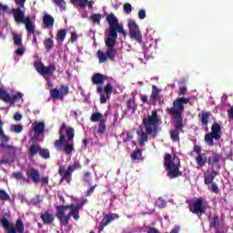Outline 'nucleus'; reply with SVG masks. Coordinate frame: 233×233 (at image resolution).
Masks as SVG:
<instances>
[{
	"instance_id": "f257e3e1",
	"label": "nucleus",
	"mask_w": 233,
	"mask_h": 233,
	"mask_svg": "<svg viewBox=\"0 0 233 233\" xmlns=\"http://www.w3.org/2000/svg\"><path fill=\"white\" fill-rule=\"evenodd\" d=\"M108 25L109 31L107 37L105 39L106 45V52L98 50L96 52V56L98 58V63H106V61H116V56H117V49L116 46V43H117V34H120L124 37H127V31H125V27L123 24H119V20L114 15V13H110L106 17Z\"/></svg>"
},
{
	"instance_id": "f03ea898",
	"label": "nucleus",
	"mask_w": 233,
	"mask_h": 233,
	"mask_svg": "<svg viewBox=\"0 0 233 233\" xmlns=\"http://www.w3.org/2000/svg\"><path fill=\"white\" fill-rule=\"evenodd\" d=\"M190 103V98L177 97L173 101L172 107H167L166 112L171 117L176 119L175 129L170 130V137L172 141L179 143V132H183V112H185V105Z\"/></svg>"
},
{
	"instance_id": "7ed1b4c3",
	"label": "nucleus",
	"mask_w": 233,
	"mask_h": 233,
	"mask_svg": "<svg viewBox=\"0 0 233 233\" xmlns=\"http://www.w3.org/2000/svg\"><path fill=\"white\" fill-rule=\"evenodd\" d=\"M88 200L84 199L80 203L70 204V205H59L56 207V216L60 225L66 227L70 223V219L73 218L75 221H79L81 216L79 215V210L85 207V204Z\"/></svg>"
},
{
	"instance_id": "20e7f679",
	"label": "nucleus",
	"mask_w": 233,
	"mask_h": 233,
	"mask_svg": "<svg viewBox=\"0 0 233 233\" xmlns=\"http://www.w3.org/2000/svg\"><path fill=\"white\" fill-rule=\"evenodd\" d=\"M59 139L54 142V147L57 152L64 150L66 156H71L74 152V137L76 136V131L74 127H66V124L63 122L60 126L59 131Z\"/></svg>"
},
{
	"instance_id": "39448f33",
	"label": "nucleus",
	"mask_w": 233,
	"mask_h": 233,
	"mask_svg": "<svg viewBox=\"0 0 233 233\" xmlns=\"http://www.w3.org/2000/svg\"><path fill=\"white\" fill-rule=\"evenodd\" d=\"M159 123H161V118L157 115V111L154 110L151 113V116H146L142 119V125L146 130L138 131L137 136H140L138 144L140 147H144L145 143L148 141V136L156 137L157 136Z\"/></svg>"
},
{
	"instance_id": "423d86ee",
	"label": "nucleus",
	"mask_w": 233,
	"mask_h": 233,
	"mask_svg": "<svg viewBox=\"0 0 233 233\" xmlns=\"http://www.w3.org/2000/svg\"><path fill=\"white\" fill-rule=\"evenodd\" d=\"M13 17L18 25H25L27 34L33 35V45H37V37L35 36V25L32 22L30 16L25 17V11L21 10V7L12 9Z\"/></svg>"
},
{
	"instance_id": "0eeeda50",
	"label": "nucleus",
	"mask_w": 233,
	"mask_h": 233,
	"mask_svg": "<svg viewBox=\"0 0 233 233\" xmlns=\"http://www.w3.org/2000/svg\"><path fill=\"white\" fill-rule=\"evenodd\" d=\"M164 167L167 172V177L170 179H176V177L183 176V172L179 170L181 160L176 155L172 157V155L167 153L164 157Z\"/></svg>"
},
{
	"instance_id": "6e6552de",
	"label": "nucleus",
	"mask_w": 233,
	"mask_h": 233,
	"mask_svg": "<svg viewBox=\"0 0 233 233\" xmlns=\"http://www.w3.org/2000/svg\"><path fill=\"white\" fill-rule=\"evenodd\" d=\"M83 166L79 161H75L73 164H70L67 168L65 166H60L58 169V174L60 176V183L63 181H66V183H70L72 181V174L76 172V170H81Z\"/></svg>"
},
{
	"instance_id": "1a4fd4ad",
	"label": "nucleus",
	"mask_w": 233,
	"mask_h": 233,
	"mask_svg": "<svg viewBox=\"0 0 233 233\" xmlns=\"http://www.w3.org/2000/svg\"><path fill=\"white\" fill-rule=\"evenodd\" d=\"M222 134L221 126L218 122H214L211 126V132L205 135L204 141L208 147H214V139L219 141Z\"/></svg>"
},
{
	"instance_id": "9d476101",
	"label": "nucleus",
	"mask_w": 233,
	"mask_h": 233,
	"mask_svg": "<svg viewBox=\"0 0 233 233\" xmlns=\"http://www.w3.org/2000/svg\"><path fill=\"white\" fill-rule=\"evenodd\" d=\"M0 223L6 230V233H24L25 232V223H23V220L17 219L15 222V228L14 225L10 224V221L8 218H6L5 216H4L2 218H0Z\"/></svg>"
},
{
	"instance_id": "9b49d317",
	"label": "nucleus",
	"mask_w": 233,
	"mask_h": 233,
	"mask_svg": "<svg viewBox=\"0 0 233 233\" xmlns=\"http://www.w3.org/2000/svg\"><path fill=\"white\" fill-rule=\"evenodd\" d=\"M187 203L188 204L189 211H191L192 214H196L198 218L207 212V206L205 205V199L203 198H198L193 201H187Z\"/></svg>"
},
{
	"instance_id": "f8f14e48",
	"label": "nucleus",
	"mask_w": 233,
	"mask_h": 233,
	"mask_svg": "<svg viewBox=\"0 0 233 233\" xmlns=\"http://www.w3.org/2000/svg\"><path fill=\"white\" fill-rule=\"evenodd\" d=\"M35 68L44 79L46 77H52L54 76V72H56V65L50 64L47 66L43 64V62H35Z\"/></svg>"
},
{
	"instance_id": "ddd939ff",
	"label": "nucleus",
	"mask_w": 233,
	"mask_h": 233,
	"mask_svg": "<svg viewBox=\"0 0 233 233\" xmlns=\"http://www.w3.org/2000/svg\"><path fill=\"white\" fill-rule=\"evenodd\" d=\"M0 148L5 150L4 157L0 159V165L12 163L15 159V154L17 152V147L8 145H0Z\"/></svg>"
},
{
	"instance_id": "4468645a",
	"label": "nucleus",
	"mask_w": 233,
	"mask_h": 233,
	"mask_svg": "<svg viewBox=\"0 0 233 233\" xmlns=\"http://www.w3.org/2000/svg\"><path fill=\"white\" fill-rule=\"evenodd\" d=\"M114 90V86H112V84L107 83L104 87V93H103V86H98L96 87L97 94L100 95V103L101 105H105L108 99H110V96H112V92Z\"/></svg>"
},
{
	"instance_id": "2eb2a0df",
	"label": "nucleus",
	"mask_w": 233,
	"mask_h": 233,
	"mask_svg": "<svg viewBox=\"0 0 233 233\" xmlns=\"http://www.w3.org/2000/svg\"><path fill=\"white\" fill-rule=\"evenodd\" d=\"M128 28L129 37L137 43H143V36L141 35V31H139V25L136 24V21L130 20L128 22Z\"/></svg>"
},
{
	"instance_id": "dca6fc26",
	"label": "nucleus",
	"mask_w": 233,
	"mask_h": 233,
	"mask_svg": "<svg viewBox=\"0 0 233 233\" xmlns=\"http://www.w3.org/2000/svg\"><path fill=\"white\" fill-rule=\"evenodd\" d=\"M60 90L61 91H59L57 87L50 89L49 94L52 99H59L60 101H63V99H65V96H68L70 92L68 86L65 85L60 86Z\"/></svg>"
},
{
	"instance_id": "f3484780",
	"label": "nucleus",
	"mask_w": 233,
	"mask_h": 233,
	"mask_svg": "<svg viewBox=\"0 0 233 233\" xmlns=\"http://www.w3.org/2000/svg\"><path fill=\"white\" fill-rule=\"evenodd\" d=\"M193 152L198 155L195 158L198 167H206L207 163H208V157H207V154L201 153V147L195 145L193 147Z\"/></svg>"
},
{
	"instance_id": "a211bd4d",
	"label": "nucleus",
	"mask_w": 233,
	"mask_h": 233,
	"mask_svg": "<svg viewBox=\"0 0 233 233\" xmlns=\"http://www.w3.org/2000/svg\"><path fill=\"white\" fill-rule=\"evenodd\" d=\"M46 127V126L45 125V122L35 123V127H33L35 135L31 137V141H33V143H37V141H39V136H41V134H45Z\"/></svg>"
},
{
	"instance_id": "6ab92c4d",
	"label": "nucleus",
	"mask_w": 233,
	"mask_h": 233,
	"mask_svg": "<svg viewBox=\"0 0 233 233\" xmlns=\"http://www.w3.org/2000/svg\"><path fill=\"white\" fill-rule=\"evenodd\" d=\"M209 228H214L215 233H225L224 230H220L221 222L219 221V215H213L208 217Z\"/></svg>"
},
{
	"instance_id": "aec40b11",
	"label": "nucleus",
	"mask_w": 233,
	"mask_h": 233,
	"mask_svg": "<svg viewBox=\"0 0 233 233\" xmlns=\"http://www.w3.org/2000/svg\"><path fill=\"white\" fill-rule=\"evenodd\" d=\"M25 174L27 176V179H30L33 181V183H39L41 181V175L39 174V169L35 168H30L25 171Z\"/></svg>"
},
{
	"instance_id": "412c9836",
	"label": "nucleus",
	"mask_w": 233,
	"mask_h": 233,
	"mask_svg": "<svg viewBox=\"0 0 233 233\" xmlns=\"http://www.w3.org/2000/svg\"><path fill=\"white\" fill-rule=\"evenodd\" d=\"M40 219H42L44 225H52L56 221V216L48 211H45L40 215Z\"/></svg>"
},
{
	"instance_id": "4be33fe9",
	"label": "nucleus",
	"mask_w": 233,
	"mask_h": 233,
	"mask_svg": "<svg viewBox=\"0 0 233 233\" xmlns=\"http://www.w3.org/2000/svg\"><path fill=\"white\" fill-rule=\"evenodd\" d=\"M114 219H119V215L116 213L106 215L100 222L102 224V228H105V227H108V225H110V223H112Z\"/></svg>"
},
{
	"instance_id": "5701e85b",
	"label": "nucleus",
	"mask_w": 233,
	"mask_h": 233,
	"mask_svg": "<svg viewBox=\"0 0 233 233\" xmlns=\"http://www.w3.org/2000/svg\"><path fill=\"white\" fill-rule=\"evenodd\" d=\"M210 118V112L202 111L198 114V119L202 124V127H205V130H208V119Z\"/></svg>"
},
{
	"instance_id": "b1692460",
	"label": "nucleus",
	"mask_w": 233,
	"mask_h": 233,
	"mask_svg": "<svg viewBox=\"0 0 233 233\" xmlns=\"http://www.w3.org/2000/svg\"><path fill=\"white\" fill-rule=\"evenodd\" d=\"M216 176H218V171L214 170L212 168V171H207L204 173V183L205 185H211V183H214V179H216Z\"/></svg>"
},
{
	"instance_id": "393cba45",
	"label": "nucleus",
	"mask_w": 233,
	"mask_h": 233,
	"mask_svg": "<svg viewBox=\"0 0 233 233\" xmlns=\"http://www.w3.org/2000/svg\"><path fill=\"white\" fill-rule=\"evenodd\" d=\"M219 161H221V154L218 153H212L211 156L208 157V165H209V167L219 165Z\"/></svg>"
},
{
	"instance_id": "a878e982",
	"label": "nucleus",
	"mask_w": 233,
	"mask_h": 233,
	"mask_svg": "<svg viewBox=\"0 0 233 233\" xmlns=\"http://www.w3.org/2000/svg\"><path fill=\"white\" fill-rule=\"evenodd\" d=\"M106 79V76L101 73H96L92 76L91 81L93 85H103Z\"/></svg>"
},
{
	"instance_id": "bb28decb",
	"label": "nucleus",
	"mask_w": 233,
	"mask_h": 233,
	"mask_svg": "<svg viewBox=\"0 0 233 233\" xmlns=\"http://www.w3.org/2000/svg\"><path fill=\"white\" fill-rule=\"evenodd\" d=\"M41 149L40 146H37L35 144H33L28 148L27 154L29 156V159H34L37 154H39V150Z\"/></svg>"
},
{
	"instance_id": "cd10ccee",
	"label": "nucleus",
	"mask_w": 233,
	"mask_h": 233,
	"mask_svg": "<svg viewBox=\"0 0 233 233\" xmlns=\"http://www.w3.org/2000/svg\"><path fill=\"white\" fill-rule=\"evenodd\" d=\"M43 25H45L46 28H54V18L49 14H45L43 16Z\"/></svg>"
},
{
	"instance_id": "c85d7f7f",
	"label": "nucleus",
	"mask_w": 233,
	"mask_h": 233,
	"mask_svg": "<svg viewBox=\"0 0 233 233\" xmlns=\"http://www.w3.org/2000/svg\"><path fill=\"white\" fill-rule=\"evenodd\" d=\"M159 92H161V89H159L158 87H157V86H152V91H151V95H150V100L153 103H156V101H157V99H159Z\"/></svg>"
},
{
	"instance_id": "c756f323",
	"label": "nucleus",
	"mask_w": 233,
	"mask_h": 233,
	"mask_svg": "<svg viewBox=\"0 0 233 233\" xmlns=\"http://www.w3.org/2000/svg\"><path fill=\"white\" fill-rule=\"evenodd\" d=\"M77 3V6H79L80 8H85L86 6H87L89 8V10H92L94 8V1H88V0H78Z\"/></svg>"
},
{
	"instance_id": "7c9ffc66",
	"label": "nucleus",
	"mask_w": 233,
	"mask_h": 233,
	"mask_svg": "<svg viewBox=\"0 0 233 233\" xmlns=\"http://www.w3.org/2000/svg\"><path fill=\"white\" fill-rule=\"evenodd\" d=\"M143 157V153L141 152V149L139 148H137L135 149L132 153H131V159L133 161H136V160H139V159H142Z\"/></svg>"
},
{
	"instance_id": "2f4dec72",
	"label": "nucleus",
	"mask_w": 233,
	"mask_h": 233,
	"mask_svg": "<svg viewBox=\"0 0 233 233\" xmlns=\"http://www.w3.org/2000/svg\"><path fill=\"white\" fill-rule=\"evenodd\" d=\"M44 46H45L46 52H50V50H52V48H54V39L46 38L44 40Z\"/></svg>"
},
{
	"instance_id": "473e14b6",
	"label": "nucleus",
	"mask_w": 233,
	"mask_h": 233,
	"mask_svg": "<svg viewBox=\"0 0 233 233\" xmlns=\"http://www.w3.org/2000/svg\"><path fill=\"white\" fill-rule=\"evenodd\" d=\"M90 121H92V123H97V121H104L103 120V114L99 113V112H95L91 115L90 116Z\"/></svg>"
},
{
	"instance_id": "72a5a7b5",
	"label": "nucleus",
	"mask_w": 233,
	"mask_h": 233,
	"mask_svg": "<svg viewBox=\"0 0 233 233\" xmlns=\"http://www.w3.org/2000/svg\"><path fill=\"white\" fill-rule=\"evenodd\" d=\"M13 41L15 46H23V38L17 33H13Z\"/></svg>"
},
{
	"instance_id": "f704fd0d",
	"label": "nucleus",
	"mask_w": 233,
	"mask_h": 233,
	"mask_svg": "<svg viewBox=\"0 0 233 233\" xmlns=\"http://www.w3.org/2000/svg\"><path fill=\"white\" fill-rule=\"evenodd\" d=\"M0 99L5 103H10V94L3 88H0Z\"/></svg>"
},
{
	"instance_id": "c9c22d12",
	"label": "nucleus",
	"mask_w": 233,
	"mask_h": 233,
	"mask_svg": "<svg viewBox=\"0 0 233 233\" xmlns=\"http://www.w3.org/2000/svg\"><path fill=\"white\" fill-rule=\"evenodd\" d=\"M106 132V121L100 120L98 123L97 134H105Z\"/></svg>"
},
{
	"instance_id": "e433bc0d",
	"label": "nucleus",
	"mask_w": 233,
	"mask_h": 233,
	"mask_svg": "<svg viewBox=\"0 0 233 233\" xmlns=\"http://www.w3.org/2000/svg\"><path fill=\"white\" fill-rule=\"evenodd\" d=\"M52 2L59 7L61 12L66 10V2H65V0H52Z\"/></svg>"
},
{
	"instance_id": "4c0bfd02",
	"label": "nucleus",
	"mask_w": 233,
	"mask_h": 233,
	"mask_svg": "<svg viewBox=\"0 0 233 233\" xmlns=\"http://www.w3.org/2000/svg\"><path fill=\"white\" fill-rule=\"evenodd\" d=\"M38 154L43 157V159H50V151L48 149L40 147Z\"/></svg>"
},
{
	"instance_id": "58836bf2",
	"label": "nucleus",
	"mask_w": 233,
	"mask_h": 233,
	"mask_svg": "<svg viewBox=\"0 0 233 233\" xmlns=\"http://www.w3.org/2000/svg\"><path fill=\"white\" fill-rule=\"evenodd\" d=\"M66 37V29H60L57 32V41H60L61 43H63Z\"/></svg>"
},
{
	"instance_id": "ea45409f",
	"label": "nucleus",
	"mask_w": 233,
	"mask_h": 233,
	"mask_svg": "<svg viewBox=\"0 0 233 233\" xmlns=\"http://www.w3.org/2000/svg\"><path fill=\"white\" fill-rule=\"evenodd\" d=\"M19 99H23V93L17 92L13 96H10V105H14L15 101H19Z\"/></svg>"
},
{
	"instance_id": "a19ab883",
	"label": "nucleus",
	"mask_w": 233,
	"mask_h": 233,
	"mask_svg": "<svg viewBox=\"0 0 233 233\" xmlns=\"http://www.w3.org/2000/svg\"><path fill=\"white\" fill-rule=\"evenodd\" d=\"M0 201H10V195L5 189H0Z\"/></svg>"
},
{
	"instance_id": "79ce46f5",
	"label": "nucleus",
	"mask_w": 233,
	"mask_h": 233,
	"mask_svg": "<svg viewBox=\"0 0 233 233\" xmlns=\"http://www.w3.org/2000/svg\"><path fill=\"white\" fill-rule=\"evenodd\" d=\"M91 21L96 25H101V14H93L90 16Z\"/></svg>"
},
{
	"instance_id": "37998d69",
	"label": "nucleus",
	"mask_w": 233,
	"mask_h": 233,
	"mask_svg": "<svg viewBox=\"0 0 233 233\" xmlns=\"http://www.w3.org/2000/svg\"><path fill=\"white\" fill-rule=\"evenodd\" d=\"M82 181H84V183H88V185H92V174L90 172H86Z\"/></svg>"
},
{
	"instance_id": "c03bdc74",
	"label": "nucleus",
	"mask_w": 233,
	"mask_h": 233,
	"mask_svg": "<svg viewBox=\"0 0 233 233\" xmlns=\"http://www.w3.org/2000/svg\"><path fill=\"white\" fill-rule=\"evenodd\" d=\"M13 177H15V179H17V181H26V178H25V175H23L22 172H14Z\"/></svg>"
},
{
	"instance_id": "a18cd8bd",
	"label": "nucleus",
	"mask_w": 233,
	"mask_h": 233,
	"mask_svg": "<svg viewBox=\"0 0 233 233\" xmlns=\"http://www.w3.org/2000/svg\"><path fill=\"white\" fill-rule=\"evenodd\" d=\"M156 205L158 207V208H165V207H167V202L163 200V198H158L156 201Z\"/></svg>"
},
{
	"instance_id": "49530a36",
	"label": "nucleus",
	"mask_w": 233,
	"mask_h": 233,
	"mask_svg": "<svg viewBox=\"0 0 233 233\" xmlns=\"http://www.w3.org/2000/svg\"><path fill=\"white\" fill-rule=\"evenodd\" d=\"M127 106L129 110L136 111V103L132 99L127 100Z\"/></svg>"
},
{
	"instance_id": "de8ad7c7",
	"label": "nucleus",
	"mask_w": 233,
	"mask_h": 233,
	"mask_svg": "<svg viewBox=\"0 0 233 233\" xmlns=\"http://www.w3.org/2000/svg\"><path fill=\"white\" fill-rule=\"evenodd\" d=\"M210 192H213L214 194H218L219 192V187H218V184L212 182L211 187L208 188Z\"/></svg>"
},
{
	"instance_id": "09e8293b",
	"label": "nucleus",
	"mask_w": 233,
	"mask_h": 233,
	"mask_svg": "<svg viewBox=\"0 0 233 233\" xmlns=\"http://www.w3.org/2000/svg\"><path fill=\"white\" fill-rule=\"evenodd\" d=\"M8 10H10V7H8V5H5L2 3H0V12L2 15H5V14L8 12Z\"/></svg>"
},
{
	"instance_id": "8fccbe9b",
	"label": "nucleus",
	"mask_w": 233,
	"mask_h": 233,
	"mask_svg": "<svg viewBox=\"0 0 233 233\" xmlns=\"http://www.w3.org/2000/svg\"><path fill=\"white\" fill-rule=\"evenodd\" d=\"M124 12H126V14H132V5L126 3L124 5Z\"/></svg>"
},
{
	"instance_id": "3c124183",
	"label": "nucleus",
	"mask_w": 233,
	"mask_h": 233,
	"mask_svg": "<svg viewBox=\"0 0 233 233\" xmlns=\"http://www.w3.org/2000/svg\"><path fill=\"white\" fill-rule=\"evenodd\" d=\"M12 128L16 134H21V132H23V126L21 125H14Z\"/></svg>"
},
{
	"instance_id": "603ef678",
	"label": "nucleus",
	"mask_w": 233,
	"mask_h": 233,
	"mask_svg": "<svg viewBox=\"0 0 233 233\" xmlns=\"http://www.w3.org/2000/svg\"><path fill=\"white\" fill-rule=\"evenodd\" d=\"M97 185L96 184L95 186H92L86 192V197L89 198V196H92L94 194V190H96V187Z\"/></svg>"
},
{
	"instance_id": "864d4df0",
	"label": "nucleus",
	"mask_w": 233,
	"mask_h": 233,
	"mask_svg": "<svg viewBox=\"0 0 233 233\" xmlns=\"http://www.w3.org/2000/svg\"><path fill=\"white\" fill-rule=\"evenodd\" d=\"M14 2L15 3V5L20 6L18 8H20L21 10V8H25V4L26 3V0H14Z\"/></svg>"
},
{
	"instance_id": "5fc2aeb1",
	"label": "nucleus",
	"mask_w": 233,
	"mask_h": 233,
	"mask_svg": "<svg viewBox=\"0 0 233 233\" xmlns=\"http://www.w3.org/2000/svg\"><path fill=\"white\" fill-rule=\"evenodd\" d=\"M145 17H147V12L145 11V9H140L138 12V18L145 19Z\"/></svg>"
},
{
	"instance_id": "6e6d98bb",
	"label": "nucleus",
	"mask_w": 233,
	"mask_h": 233,
	"mask_svg": "<svg viewBox=\"0 0 233 233\" xmlns=\"http://www.w3.org/2000/svg\"><path fill=\"white\" fill-rule=\"evenodd\" d=\"M187 89L186 86L180 87L179 88V92H178V96H185V94H187Z\"/></svg>"
},
{
	"instance_id": "4d7b16f0",
	"label": "nucleus",
	"mask_w": 233,
	"mask_h": 233,
	"mask_svg": "<svg viewBox=\"0 0 233 233\" xmlns=\"http://www.w3.org/2000/svg\"><path fill=\"white\" fill-rule=\"evenodd\" d=\"M228 119H232V121H233V106H231V107L228 110Z\"/></svg>"
},
{
	"instance_id": "13d9d810",
	"label": "nucleus",
	"mask_w": 233,
	"mask_h": 233,
	"mask_svg": "<svg viewBox=\"0 0 233 233\" xmlns=\"http://www.w3.org/2000/svg\"><path fill=\"white\" fill-rule=\"evenodd\" d=\"M16 56H23L25 54V47H20L15 51Z\"/></svg>"
},
{
	"instance_id": "bf43d9fd",
	"label": "nucleus",
	"mask_w": 233,
	"mask_h": 233,
	"mask_svg": "<svg viewBox=\"0 0 233 233\" xmlns=\"http://www.w3.org/2000/svg\"><path fill=\"white\" fill-rule=\"evenodd\" d=\"M140 99L142 103H148V96L147 95H140Z\"/></svg>"
},
{
	"instance_id": "052dcab7",
	"label": "nucleus",
	"mask_w": 233,
	"mask_h": 233,
	"mask_svg": "<svg viewBox=\"0 0 233 233\" xmlns=\"http://www.w3.org/2000/svg\"><path fill=\"white\" fill-rule=\"evenodd\" d=\"M14 119H15V121H21V119H23V116H21V114H19V113H16L14 116Z\"/></svg>"
},
{
	"instance_id": "680f3d73",
	"label": "nucleus",
	"mask_w": 233,
	"mask_h": 233,
	"mask_svg": "<svg viewBox=\"0 0 233 233\" xmlns=\"http://www.w3.org/2000/svg\"><path fill=\"white\" fill-rule=\"evenodd\" d=\"M77 41V35L76 33L71 34V43H76Z\"/></svg>"
},
{
	"instance_id": "e2e57ef3",
	"label": "nucleus",
	"mask_w": 233,
	"mask_h": 233,
	"mask_svg": "<svg viewBox=\"0 0 233 233\" xmlns=\"http://www.w3.org/2000/svg\"><path fill=\"white\" fill-rule=\"evenodd\" d=\"M147 233H159V230H157L156 228H148Z\"/></svg>"
},
{
	"instance_id": "0e129e2a",
	"label": "nucleus",
	"mask_w": 233,
	"mask_h": 233,
	"mask_svg": "<svg viewBox=\"0 0 233 233\" xmlns=\"http://www.w3.org/2000/svg\"><path fill=\"white\" fill-rule=\"evenodd\" d=\"M45 80L46 81L47 86H49V88L54 86V84H52V81H50V77H46Z\"/></svg>"
},
{
	"instance_id": "69168bd1",
	"label": "nucleus",
	"mask_w": 233,
	"mask_h": 233,
	"mask_svg": "<svg viewBox=\"0 0 233 233\" xmlns=\"http://www.w3.org/2000/svg\"><path fill=\"white\" fill-rule=\"evenodd\" d=\"M179 230H181V228H179V226H176V227L170 231V233H179Z\"/></svg>"
},
{
	"instance_id": "338daca9",
	"label": "nucleus",
	"mask_w": 233,
	"mask_h": 233,
	"mask_svg": "<svg viewBox=\"0 0 233 233\" xmlns=\"http://www.w3.org/2000/svg\"><path fill=\"white\" fill-rule=\"evenodd\" d=\"M43 185H48V177H43L41 178Z\"/></svg>"
},
{
	"instance_id": "774afa93",
	"label": "nucleus",
	"mask_w": 233,
	"mask_h": 233,
	"mask_svg": "<svg viewBox=\"0 0 233 233\" xmlns=\"http://www.w3.org/2000/svg\"><path fill=\"white\" fill-rule=\"evenodd\" d=\"M43 200L39 199V195L36 196V201L33 202V205H39L40 203H42Z\"/></svg>"
}]
</instances>
